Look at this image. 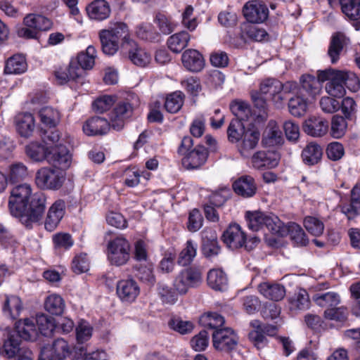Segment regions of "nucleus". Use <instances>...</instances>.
<instances>
[{
	"instance_id": "obj_1",
	"label": "nucleus",
	"mask_w": 360,
	"mask_h": 360,
	"mask_svg": "<svg viewBox=\"0 0 360 360\" xmlns=\"http://www.w3.org/2000/svg\"><path fill=\"white\" fill-rule=\"evenodd\" d=\"M46 204V195L41 191L32 193V188L27 184H19L11 191L9 211L27 228L30 229L33 224L41 221Z\"/></svg>"
},
{
	"instance_id": "obj_2",
	"label": "nucleus",
	"mask_w": 360,
	"mask_h": 360,
	"mask_svg": "<svg viewBox=\"0 0 360 360\" xmlns=\"http://www.w3.org/2000/svg\"><path fill=\"white\" fill-rule=\"evenodd\" d=\"M107 257L110 263L117 266L125 264L130 257V244L123 237L110 240L107 245Z\"/></svg>"
},
{
	"instance_id": "obj_3",
	"label": "nucleus",
	"mask_w": 360,
	"mask_h": 360,
	"mask_svg": "<svg viewBox=\"0 0 360 360\" xmlns=\"http://www.w3.org/2000/svg\"><path fill=\"white\" fill-rule=\"evenodd\" d=\"M202 281V276L199 269L188 267L181 270L174 278V288L179 294H185L190 288L197 287Z\"/></svg>"
},
{
	"instance_id": "obj_4",
	"label": "nucleus",
	"mask_w": 360,
	"mask_h": 360,
	"mask_svg": "<svg viewBox=\"0 0 360 360\" xmlns=\"http://www.w3.org/2000/svg\"><path fill=\"white\" fill-rule=\"evenodd\" d=\"M64 178L57 169L51 167H42L35 175V183L41 189L58 190L63 183Z\"/></svg>"
},
{
	"instance_id": "obj_5",
	"label": "nucleus",
	"mask_w": 360,
	"mask_h": 360,
	"mask_svg": "<svg viewBox=\"0 0 360 360\" xmlns=\"http://www.w3.org/2000/svg\"><path fill=\"white\" fill-rule=\"evenodd\" d=\"M212 336L214 347L221 352H229L235 349L238 343V337L231 328L214 330Z\"/></svg>"
},
{
	"instance_id": "obj_6",
	"label": "nucleus",
	"mask_w": 360,
	"mask_h": 360,
	"mask_svg": "<svg viewBox=\"0 0 360 360\" xmlns=\"http://www.w3.org/2000/svg\"><path fill=\"white\" fill-rule=\"evenodd\" d=\"M72 353V348L63 338L55 340L49 346H44L41 350L39 360H65Z\"/></svg>"
},
{
	"instance_id": "obj_7",
	"label": "nucleus",
	"mask_w": 360,
	"mask_h": 360,
	"mask_svg": "<svg viewBox=\"0 0 360 360\" xmlns=\"http://www.w3.org/2000/svg\"><path fill=\"white\" fill-rule=\"evenodd\" d=\"M260 139V131L257 127L250 124L247 127L240 141L238 144V150L243 158H250L257 147Z\"/></svg>"
},
{
	"instance_id": "obj_8",
	"label": "nucleus",
	"mask_w": 360,
	"mask_h": 360,
	"mask_svg": "<svg viewBox=\"0 0 360 360\" xmlns=\"http://www.w3.org/2000/svg\"><path fill=\"white\" fill-rule=\"evenodd\" d=\"M268 101H272L276 108L283 106V98L281 96V82L278 79L268 78L264 80L259 91Z\"/></svg>"
},
{
	"instance_id": "obj_9",
	"label": "nucleus",
	"mask_w": 360,
	"mask_h": 360,
	"mask_svg": "<svg viewBox=\"0 0 360 360\" xmlns=\"http://www.w3.org/2000/svg\"><path fill=\"white\" fill-rule=\"evenodd\" d=\"M243 11L245 19L252 24L262 23L269 16L267 6L258 1H252L246 3Z\"/></svg>"
},
{
	"instance_id": "obj_10",
	"label": "nucleus",
	"mask_w": 360,
	"mask_h": 360,
	"mask_svg": "<svg viewBox=\"0 0 360 360\" xmlns=\"http://www.w3.org/2000/svg\"><path fill=\"white\" fill-rule=\"evenodd\" d=\"M140 293L137 282L131 278L120 280L116 285V294L122 302H133Z\"/></svg>"
},
{
	"instance_id": "obj_11",
	"label": "nucleus",
	"mask_w": 360,
	"mask_h": 360,
	"mask_svg": "<svg viewBox=\"0 0 360 360\" xmlns=\"http://www.w3.org/2000/svg\"><path fill=\"white\" fill-rule=\"evenodd\" d=\"M222 240L229 248L235 250L244 245L246 235L239 224H232L223 233Z\"/></svg>"
},
{
	"instance_id": "obj_12",
	"label": "nucleus",
	"mask_w": 360,
	"mask_h": 360,
	"mask_svg": "<svg viewBox=\"0 0 360 360\" xmlns=\"http://www.w3.org/2000/svg\"><path fill=\"white\" fill-rule=\"evenodd\" d=\"M65 212V202L63 200L59 199L55 201L49 207L44 221L45 229L48 231H53Z\"/></svg>"
},
{
	"instance_id": "obj_13",
	"label": "nucleus",
	"mask_w": 360,
	"mask_h": 360,
	"mask_svg": "<svg viewBox=\"0 0 360 360\" xmlns=\"http://www.w3.org/2000/svg\"><path fill=\"white\" fill-rule=\"evenodd\" d=\"M71 160V154L62 144L56 145L51 151H49L47 161L55 167L66 169L70 166Z\"/></svg>"
},
{
	"instance_id": "obj_14",
	"label": "nucleus",
	"mask_w": 360,
	"mask_h": 360,
	"mask_svg": "<svg viewBox=\"0 0 360 360\" xmlns=\"http://www.w3.org/2000/svg\"><path fill=\"white\" fill-rule=\"evenodd\" d=\"M208 152L205 146L198 145L188 152L182 159V165L187 169H196L205 164Z\"/></svg>"
},
{
	"instance_id": "obj_15",
	"label": "nucleus",
	"mask_w": 360,
	"mask_h": 360,
	"mask_svg": "<svg viewBox=\"0 0 360 360\" xmlns=\"http://www.w3.org/2000/svg\"><path fill=\"white\" fill-rule=\"evenodd\" d=\"M133 112L131 103L127 101L119 103L110 115L111 127L116 131L121 130L124 127V120L129 118Z\"/></svg>"
},
{
	"instance_id": "obj_16",
	"label": "nucleus",
	"mask_w": 360,
	"mask_h": 360,
	"mask_svg": "<svg viewBox=\"0 0 360 360\" xmlns=\"http://www.w3.org/2000/svg\"><path fill=\"white\" fill-rule=\"evenodd\" d=\"M278 154L271 150H260L252 155L253 167L258 169L273 168L278 163Z\"/></svg>"
},
{
	"instance_id": "obj_17",
	"label": "nucleus",
	"mask_w": 360,
	"mask_h": 360,
	"mask_svg": "<svg viewBox=\"0 0 360 360\" xmlns=\"http://www.w3.org/2000/svg\"><path fill=\"white\" fill-rule=\"evenodd\" d=\"M111 127L108 120L95 116L87 120L83 124V131L87 136H97L105 134Z\"/></svg>"
},
{
	"instance_id": "obj_18",
	"label": "nucleus",
	"mask_w": 360,
	"mask_h": 360,
	"mask_svg": "<svg viewBox=\"0 0 360 360\" xmlns=\"http://www.w3.org/2000/svg\"><path fill=\"white\" fill-rule=\"evenodd\" d=\"M36 325L35 319L27 318L18 321L15 324V330L12 331L16 333L20 339L33 341L38 336Z\"/></svg>"
},
{
	"instance_id": "obj_19",
	"label": "nucleus",
	"mask_w": 360,
	"mask_h": 360,
	"mask_svg": "<svg viewBox=\"0 0 360 360\" xmlns=\"http://www.w3.org/2000/svg\"><path fill=\"white\" fill-rule=\"evenodd\" d=\"M350 43L349 39L342 32L334 33L330 39L328 55L333 64L336 63L345 46Z\"/></svg>"
},
{
	"instance_id": "obj_20",
	"label": "nucleus",
	"mask_w": 360,
	"mask_h": 360,
	"mask_svg": "<svg viewBox=\"0 0 360 360\" xmlns=\"http://www.w3.org/2000/svg\"><path fill=\"white\" fill-rule=\"evenodd\" d=\"M340 207L342 212L349 220L360 214V184L352 188L350 201L342 204Z\"/></svg>"
},
{
	"instance_id": "obj_21",
	"label": "nucleus",
	"mask_w": 360,
	"mask_h": 360,
	"mask_svg": "<svg viewBox=\"0 0 360 360\" xmlns=\"http://www.w3.org/2000/svg\"><path fill=\"white\" fill-rule=\"evenodd\" d=\"M55 76L60 84H64L70 80L82 83L83 70L78 68L75 63H70L68 68H60L56 71Z\"/></svg>"
},
{
	"instance_id": "obj_22",
	"label": "nucleus",
	"mask_w": 360,
	"mask_h": 360,
	"mask_svg": "<svg viewBox=\"0 0 360 360\" xmlns=\"http://www.w3.org/2000/svg\"><path fill=\"white\" fill-rule=\"evenodd\" d=\"M233 191L243 198L252 197L257 191L254 179L250 176H242L233 184Z\"/></svg>"
},
{
	"instance_id": "obj_23",
	"label": "nucleus",
	"mask_w": 360,
	"mask_h": 360,
	"mask_svg": "<svg viewBox=\"0 0 360 360\" xmlns=\"http://www.w3.org/2000/svg\"><path fill=\"white\" fill-rule=\"evenodd\" d=\"M183 65L191 72H199L204 67V59L195 49L186 50L181 56Z\"/></svg>"
},
{
	"instance_id": "obj_24",
	"label": "nucleus",
	"mask_w": 360,
	"mask_h": 360,
	"mask_svg": "<svg viewBox=\"0 0 360 360\" xmlns=\"http://www.w3.org/2000/svg\"><path fill=\"white\" fill-rule=\"evenodd\" d=\"M102 31H108L112 35V39L117 42L122 39V45L125 49L136 46V41L129 36L127 25L124 22H117L110 29Z\"/></svg>"
},
{
	"instance_id": "obj_25",
	"label": "nucleus",
	"mask_w": 360,
	"mask_h": 360,
	"mask_svg": "<svg viewBox=\"0 0 360 360\" xmlns=\"http://www.w3.org/2000/svg\"><path fill=\"white\" fill-rule=\"evenodd\" d=\"M328 129V122L321 118L312 117L305 121L304 124V131L309 136L320 137L326 134Z\"/></svg>"
},
{
	"instance_id": "obj_26",
	"label": "nucleus",
	"mask_w": 360,
	"mask_h": 360,
	"mask_svg": "<svg viewBox=\"0 0 360 360\" xmlns=\"http://www.w3.org/2000/svg\"><path fill=\"white\" fill-rule=\"evenodd\" d=\"M15 126L18 133L22 137H30L34 129V119L30 112H22L15 117Z\"/></svg>"
},
{
	"instance_id": "obj_27",
	"label": "nucleus",
	"mask_w": 360,
	"mask_h": 360,
	"mask_svg": "<svg viewBox=\"0 0 360 360\" xmlns=\"http://www.w3.org/2000/svg\"><path fill=\"white\" fill-rule=\"evenodd\" d=\"M310 300L307 291L301 288L288 299V308L292 313L296 314L309 308Z\"/></svg>"
},
{
	"instance_id": "obj_28",
	"label": "nucleus",
	"mask_w": 360,
	"mask_h": 360,
	"mask_svg": "<svg viewBox=\"0 0 360 360\" xmlns=\"http://www.w3.org/2000/svg\"><path fill=\"white\" fill-rule=\"evenodd\" d=\"M258 289L265 298L275 302L281 300L285 295V287L279 283H263Z\"/></svg>"
},
{
	"instance_id": "obj_29",
	"label": "nucleus",
	"mask_w": 360,
	"mask_h": 360,
	"mask_svg": "<svg viewBox=\"0 0 360 360\" xmlns=\"http://www.w3.org/2000/svg\"><path fill=\"white\" fill-rule=\"evenodd\" d=\"M86 13L91 19L103 20L109 16L110 9L105 0H95L87 6Z\"/></svg>"
},
{
	"instance_id": "obj_30",
	"label": "nucleus",
	"mask_w": 360,
	"mask_h": 360,
	"mask_svg": "<svg viewBox=\"0 0 360 360\" xmlns=\"http://www.w3.org/2000/svg\"><path fill=\"white\" fill-rule=\"evenodd\" d=\"M23 23L26 27L39 31L49 30L53 25L52 21L42 15L34 13L27 14L23 19Z\"/></svg>"
},
{
	"instance_id": "obj_31",
	"label": "nucleus",
	"mask_w": 360,
	"mask_h": 360,
	"mask_svg": "<svg viewBox=\"0 0 360 360\" xmlns=\"http://www.w3.org/2000/svg\"><path fill=\"white\" fill-rule=\"evenodd\" d=\"M21 339L16 333L10 331L3 345L4 352L9 358H13L25 349L20 347Z\"/></svg>"
},
{
	"instance_id": "obj_32",
	"label": "nucleus",
	"mask_w": 360,
	"mask_h": 360,
	"mask_svg": "<svg viewBox=\"0 0 360 360\" xmlns=\"http://www.w3.org/2000/svg\"><path fill=\"white\" fill-rule=\"evenodd\" d=\"M27 69L25 58L21 54H15L7 59L4 67V73L7 75H20Z\"/></svg>"
},
{
	"instance_id": "obj_33",
	"label": "nucleus",
	"mask_w": 360,
	"mask_h": 360,
	"mask_svg": "<svg viewBox=\"0 0 360 360\" xmlns=\"http://www.w3.org/2000/svg\"><path fill=\"white\" fill-rule=\"evenodd\" d=\"M283 140L278 126L274 121L269 122L263 134L262 143L266 146H274L281 144Z\"/></svg>"
},
{
	"instance_id": "obj_34",
	"label": "nucleus",
	"mask_w": 360,
	"mask_h": 360,
	"mask_svg": "<svg viewBox=\"0 0 360 360\" xmlns=\"http://www.w3.org/2000/svg\"><path fill=\"white\" fill-rule=\"evenodd\" d=\"M207 283L215 290L224 291L228 286L227 276L220 269H211L207 274Z\"/></svg>"
},
{
	"instance_id": "obj_35",
	"label": "nucleus",
	"mask_w": 360,
	"mask_h": 360,
	"mask_svg": "<svg viewBox=\"0 0 360 360\" xmlns=\"http://www.w3.org/2000/svg\"><path fill=\"white\" fill-rule=\"evenodd\" d=\"M96 57V50L92 45H89L85 51L80 52L77 58L78 68L83 70V77L85 75V70H91L95 64Z\"/></svg>"
},
{
	"instance_id": "obj_36",
	"label": "nucleus",
	"mask_w": 360,
	"mask_h": 360,
	"mask_svg": "<svg viewBox=\"0 0 360 360\" xmlns=\"http://www.w3.org/2000/svg\"><path fill=\"white\" fill-rule=\"evenodd\" d=\"M38 334L45 337H51L56 330L55 319L44 314H39L35 318Z\"/></svg>"
},
{
	"instance_id": "obj_37",
	"label": "nucleus",
	"mask_w": 360,
	"mask_h": 360,
	"mask_svg": "<svg viewBox=\"0 0 360 360\" xmlns=\"http://www.w3.org/2000/svg\"><path fill=\"white\" fill-rule=\"evenodd\" d=\"M323 150L321 146L314 143H309L302 152L303 162L308 165H314L321 159Z\"/></svg>"
},
{
	"instance_id": "obj_38",
	"label": "nucleus",
	"mask_w": 360,
	"mask_h": 360,
	"mask_svg": "<svg viewBox=\"0 0 360 360\" xmlns=\"http://www.w3.org/2000/svg\"><path fill=\"white\" fill-rule=\"evenodd\" d=\"M264 220V229L266 228L272 234L283 236L287 232V229L280 219L272 213H265Z\"/></svg>"
},
{
	"instance_id": "obj_39",
	"label": "nucleus",
	"mask_w": 360,
	"mask_h": 360,
	"mask_svg": "<svg viewBox=\"0 0 360 360\" xmlns=\"http://www.w3.org/2000/svg\"><path fill=\"white\" fill-rule=\"evenodd\" d=\"M136 34L140 39L150 42H158L161 38L160 33L155 30L154 26L148 22L139 25L136 29Z\"/></svg>"
},
{
	"instance_id": "obj_40",
	"label": "nucleus",
	"mask_w": 360,
	"mask_h": 360,
	"mask_svg": "<svg viewBox=\"0 0 360 360\" xmlns=\"http://www.w3.org/2000/svg\"><path fill=\"white\" fill-rule=\"evenodd\" d=\"M190 34L182 31L170 36L167 40L168 48L174 53H180L188 45Z\"/></svg>"
},
{
	"instance_id": "obj_41",
	"label": "nucleus",
	"mask_w": 360,
	"mask_h": 360,
	"mask_svg": "<svg viewBox=\"0 0 360 360\" xmlns=\"http://www.w3.org/2000/svg\"><path fill=\"white\" fill-rule=\"evenodd\" d=\"M129 58L136 65L146 67L149 64L151 57L144 49L138 47L137 44L134 46H128Z\"/></svg>"
},
{
	"instance_id": "obj_42",
	"label": "nucleus",
	"mask_w": 360,
	"mask_h": 360,
	"mask_svg": "<svg viewBox=\"0 0 360 360\" xmlns=\"http://www.w3.org/2000/svg\"><path fill=\"white\" fill-rule=\"evenodd\" d=\"M26 155L33 161L41 162L47 160L48 148L43 144L37 142H31L25 148Z\"/></svg>"
},
{
	"instance_id": "obj_43",
	"label": "nucleus",
	"mask_w": 360,
	"mask_h": 360,
	"mask_svg": "<svg viewBox=\"0 0 360 360\" xmlns=\"http://www.w3.org/2000/svg\"><path fill=\"white\" fill-rule=\"evenodd\" d=\"M65 302L61 296L56 294L49 295L44 302V308L49 313L59 316L65 309Z\"/></svg>"
},
{
	"instance_id": "obj_44",
	"label": "nucleus",
	"mask_w": 360,
	"mask_h": 360,
	"mask_svg": "<svg viewBox=\"0 0 360 360\" xmlns=\"http://www.w3.org/2000/svg\"><path fill=\"white\" fill-rule=\"evenodd\" d=\"M153 21L158 28L160 34H169L176 27V23L172 18L162 13H158Z\"/></svg>"
},
{
	"instance_id": "obj_45",
	"label": "nucleus",
	"mask_w": 360,
	"mask_h": 360,
	"mask_svg": "<svg viewBox=\"0 0 360 360\" xmlns=\"http://www.w3.org/2000/svg\"><path fill=\"white\" fill-rule=\"evenodd\" d=\"M288 108L290 114L295 117L304 115L307 109V101L302 94L289 98Z\"/></svg>"
},
{
	"instance_id": "obj_46",
	"label": "nucleus",
	"mask_w": 360,
	"mask_h": 360,
	"mask_svg": "<svg viewBox=\"0 0 360 360\" xmlns=\"http://www.w3.org/2000/svg\"><path fill=\"white\" fill-rule=\"evenodd\" d=\"M22 309L20 299L15 295L7 296L5 300L3 311L12 319H17Z\"/></svg>"
},
{
	"instance_id": "obj_47",
	"label": "nucleus",
	"mask_w": 360,
	"mask_h": 360,
	"mask_svg": "<svg viewBox=\"0 0 360 360\" xmlns=\"http://www.w3.org/2000/svg\"><path fill=\"white\" fill-rule=\"evenodd\" d=\"M342 71L338 73L333 79L328 82L326 85L327 93L333 97L340 98L345 94Z\"/></svg>"
},
{
	"instance_id": "obj_48",
	"label": "nucleus",
	"mask_w": 360,
	"mask_h": 360,
	"mask_svg": "<svg viewBox=\"0 0 360 360\" xmlns=\"http://www.w3.org/2000/svg\"><path fill=\"white\" fill-rule=\"evenodd\" d=\"M301 91H305L309 96H314L319 94L321 84L319 79L311 75H304L300 78Z\"/></svg>"
},
{
	"instance_id": "obj_49",
	"label": "nucleus",
	"mask_w": 360,
	"mask_h": 360,
	"mask_svg": "<svg viewBox=\"0 0 360 360\" xmlns=\"http://www.w3.org/2000/svg\"><path fill=\"white\" fill-rule=\"evenodd\" d=\"M314 300L317 305L326 309L336 307L340 302L339 295L334 292L317 294L314 297Z\"/></svg>"
},
{
	"instance_id": "obj_50",
	"label": "nucleus",
	"mask_w": 360,
	"mask_h": 360,
	"mask_svg": "<svg viewBox=\"0 0 360 360\" xmlns=\"http://www.w3.org/2000/svg\"><path fill=\"white\" fill-rule=\"evenodd\" d=\"M197 244L191 240H187L186 247L179 254L177 262L182 266L189 265L196 255Z\"/></svg>"
},
{
	"instance_id": "obj_51",
	"label": "nucleus",
	"mask_w": 360,
	"mask_h": 360,
	"mask_svg": "<svg viewBox=\"0 0 360 360\" xmlns=\"http://www.w3.org/2000/svg\"><path fill=\"white\" fill-rule=\"evenodd\" d=\"M342 13L350 20L360 19V0H340Z\"/></svg>"
},
{
	"instance_id": "obj_52",
	"label": "nucleus",
	"mask_w": 360,
	"mask_h": 360,
	"mask_svg": "<svg viewBox=\"0 0 360 360\" xmlns=\"http://www.w3.org/2000/svg\"><path fill=\"white\" fill-rule=\"evenodd\" d=\"M99 37L103 53L108 56H113L118 50L119 42L112 39V35L108 31H101Z\"/></svg>"
},
{
	"instance_id": "obj_53",
	"label": "nucleus",
	"mask_w": 360,
	"mask_h": 360,
	"mask_svg": "<svg viewBox=\"0 0 360 360\" xmlns=\"http://www.w3.org/2000/svg\"><path fill=\"white\" fill-rule=\"evenodd\" d=\"M246 129L247 127H245L240 120L233 119L227 129V135L229 141L231 143L239 142Z\"/></svg>"
},
{
	"instance_id": "obj_54",
	"label": "nucleus",
	"mask_w": 360,
	"mask_h": 360,
	"mask_svg": "<svg viewBox=\"0 0 360 360\" xmlns=\"http://www.w3.org/2000/svg\"><path fill=\"white\" fill-rule=\"evenodd\" d=\"M41 122L46 126L53 127L59 120V112L57 110L50 106L42 108L39 112Z\"/></svg>"
},
{
	"instance_id": "obj_55",
	"label": "nucleus",
	"mask_w": 360,
	"mask_h": 360,
	"mask_svg": "<svg viewBox=\"0 0 360 360\" xmlns=\"http://www.w3.org/2000/svg\"><path fill=\"white\" fill-rule=\"evenodd\" d=\"M184 103V94L181 91H175L169 94L165 102V108L169 113L177 112Z\"/></svg>"
},
{
	"instance_id": "obj_56",
	"label": "nucleus",
	"mask_w": 360,
	"mask_h": 360,
	"mask_svg": "<svg viewBox=\"0 0 360 360\" xmlns=\"http://www.w3.org/2000/svg\"><path fill=\"white\" fill-rule=\"evenodd\" d=\"M264 217L265 212L260 211L248 212L245 218L249 229L252 231H258L263 229Z\"/></svg>"
},
{
	"instance_id": "obj_57",
	"label": "nucleus",
	"mask_w": 360,
	"mask_h": 360,
	"mask_svg": "<svg viewBox=\"0 0 360 360\" xmlns=\"http://www.w3.org/2000/svg\"><path fill=\"white\" fill-rule=\"evenodd\" d=\"M230 109L232 113L236 117V119L240 120H248L251 115L250 105L244 101H233L230 105Z\"/></svg>"
},
{
	"instance_id": "obj_58",
	"label": "nucleus",
	"mask_w": 360,
	"mask_h": 360,
	"mask_svg": "<svg viewBox=\"0 0 360 360\" xmlns=\"http://www.w3.org/2000/svg\"><path fill=\"white\" fill-rule=\"evenodd\" d=\"M200 322L206 327L217 330L222 329L221 328L225 323L224 318L216 312L207 313L202 316Z\"/></svg>"
},
{
	"instance_id": "obj_59",
	"label": "nucleus",
	"mask_w": 360,
	"mask_h": 360,
	"mask_svg": "<svg viewBox=\"0 0 360 360\" xmlns=\"http://www.w3.org/2000/svg\"><path fill=\"white\" fill-rule=\"evenodd\" d=\"M252 100L255 107L258 110L257 117L262 120H264L268 117V108L266 98L259 91L252 93Z\"/></svg>"
},
{
	"instance_id": "obj_60",
	"label": "nucleus",
	"mask_w": 360,
	"mask_h": 360,
	"mask_svg": "<svg viewBox=\"0 0 360 360\" xmlns=\"http://www.w3.org/2000/svg\"><path fill=\"white\" fill-rule=\"evenodd\" d=\"M27 174V167L22 162H15L9 167L8 179L14 184L24 180Z\"/></svg>"
},
{
	"instance_id": "obj_61",
	"label": "nucleus",
	"mask_w": 360,
	"mask_h": 360,
	"mask_svg": "<svg viewBox=\"0 0 360 360\" xmlns=\"http://www.w3.org/2000/svg\"><path fill=\"white\" fill-rule=\"evenodd\" d=\"M231 195L230 188L222 187L212 193L209 198V202L214 207H221L230 198Z\"/></svg>"
},
{
	"instance_id": "obj_62",
	"label": "nucleus",
	"mask_w": 360,
	"mask_h": 360,
	"mask_svg": "<svg viewBox=\"0 0 360 360\" xmlns=\"http://www.w3.org/2000/svg\"><path fill=\"white\" fill-rule=\"evenodd\" d=\"M93 328L90 323L81 320L76 327V339L79 344H83L90 340L92 336Z\"/></svg>"
},
{
	"instance_id": "obj_63",
	"label": "nucleus",
	"mask_w": 360,
	"mask_h": 360,
	"mask_svg": "<svg viewBox=\"0 0 360 360\" xmlns=\"http://www.w3.org/2000/svg\"><path fill=\"white\" fill-rule=\"evenodd\" d=\"M244 33L248 38L255 41H266L269 37L267 32L264 28L252 23L245 27Z\"/></svg>"
},
{
	"instance_id": "obj_64",
	"label": "nucleus",
	"mask_w": 360,
	"mask_h": 360,
	"mask_svg": "<svg viewBox=\"0 0 360 360\" xmlns=\"http://www.w3.org/2000/svg\"><path fill=\"white\" fill-rule=\"evenodd\" d=\"M347 127V123L343 117L333 116L331 121V136L335 139L342 137L346 131Z\"/></svg>"
}]
</instances>
